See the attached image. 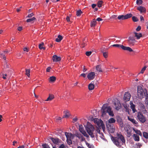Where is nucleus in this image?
I'll return each mask as SVG.
<instances>
[{"mask_svg":"<svg viewBox=\"0 0 148 148\" xmlns=\"http://www.w3.org/2000/svg\"><path fill=\"white\" fill-rule=\"evenodd\" d=\"M111 140L113 143L119 147L125 143V140L121 133H117L115 137H112Z\"/></svg>","mask_w":148,"mask_h":148,"instance_id":"obj_1","label":"nucleus"},{"mask_svg":"<svg viewBox=\"0 0 148 148\" xmlns=\"http://www.w3.org/2000/svg\"><path fill=\"white\" fill-rule=\"evenodd\" d=\"M85 128L87 132L92 138H94L95 136H97L96 133L94 132L95 129L94 126L90 123H87V125L85 126Z\"/></svg>","mask_w":148,"mask_h":148,"instance_id":"obj_2","label":"nucleus"},{"mask_svg":"<svg viewBox=\"0 0 148 148\" xmlns=\"http://www.w3.org/2000/svg\"><path fill=\"white\" fill-rule=\"evenodd\" d=\"M102 111V116H103L105 115L106 113H108L109 115L112 116L114 115L113 112L112 111L111 108L110 107L108 106L107 104H104L102 107L101 109Z\"/></svg>","mask_w":148,"mask_h":148,"instance_id":"obj_3","label":"nucleus"},{"mask_svg":"<svg viewBox=\"0 0 148 148\" xmlns=\"http://www.w3.org/2000/svg\"><path fill=\"white\" fill-rule=\"evenodd\" d=\"M137 95L139 98L140 99H142L145 95V92L140 86L137 87Z\"/></svg>","mask_w":148,"mask_h":148,"instance_id":"obj_4","label":"nucleus"},{"mask_svg":"<svg viewBox=\"0 0 148 148\" xmlns=\"http://www.w3.org/2000/svg\"><path fill=\"white\" fill-rule=\"evenodd\" d=\"M127 41L128 44L130 46H134L136 42L134 36H130L128 37Z\"/></svg>","mask_w":148,"mask_h":148,"instance_id":"obj_5","label":"nucleus"},{"mask_svg":"<svg viewBox=\"0 0 148 148\" xmlns=\"http://www.w3.org/2000/svg\"><path fill=\"white\" fill-rule=\"evenodd\" d=\"M137 117L138 120L142 123H144L146 121V118L141 112L138 113Z\"/></svg>","mask_w":148,"mask_h":148,"instance_id":"obj_6","label":"nucleus"},{"mask_svg":"<svg viewBox=\"0 0 148 148\" xmlns=\"http://www.w3.org/2000/svg\"><path fill=\"white\" fill-rule=\"evenodd\" d=\"M114 104L115 106V108L116 110H118L121 108V105L118 99H116L114 100Z\"/></svg>","mask_w":148,"mask_h":148,"instance_id":"obj_7","label":"nucleus"},{"mask_svg":"<svg viewBox=\"0 0 148 148\" xmlns=\"http://www.w3.org/2000/svg\"><path fill=\"white\" fill-rule=\"evenodd\" d=\"M131 95L128 92H126L124 95L123 99L125 102L128 101L130 100Z\"/></svg>","mask_w":148,"mask_h":148,"instance_id":"obj_8","label":"nucleus"},{"mask_svg":"<svg viewBox=\"0 0 148 148\" xmlns=\"http://www.w3.org/2000/svg\"><path fill=\"white\" fill-rule=\"evenodd\" d=\"M95 76V72H91L89 73L87 76L88 79L90 80L93 79Z\"/></svg>","mask_w":148,"mask_h":148,"instance_id":"obj_9","label":"nucleus"},{"mask_svg":"<svg viewBox=\"0 0 148 148\" xmlns=\"http://www.w3.org/2000/svg\"><path fill=\"white\" fill-rule=\"evenodd\" d=\"M50 139L51 140L52 142L55 144L57 145L60 142L61 140L58 138H54L51 137Z\"/></svg>","mask_w":148,"mask_h":148,"instance_id":"obj_10","label":"nucleus"},{"mask_svg":"<svg viewBox=\"0 0 148 148\" xmlns=\"http://www.w3.org/2000/svg\"><path fill=\"white\" fill-rule=\"evenodd\" d=\"M121 49L123 50L128 51L130 52L133 51V50L130 47L127 46H125L123 45H122Z\"/></svg>","mask_w":148,"mask_h":148,"instance_id":"obj_11","label":"nucleus"},{"mask_svg":"<svg viewBox=\"0 0 148 148\" xmlns=\"http://www.w3.org/2000/svg\"><path fill=\"white\" fill-rule=\"evenodd\" d=\"M52 60L53 62H58L61 60V58L59 56H57L56 55H54L52 57Z\"/></svg>","mask_w":148,"mask_h":148,"instance_id":"obj_12","label":"nucleus"},{"mask_svg":"<svg viewBox=\"0 0 148 148\" xmlns=\"http://www.w3.org/2000/svg\"><path fill=\"white\" fill-rule=\"evenodd\" d=\"M63 113L64 115L63 116V118H68L71 115L69 111L68 110L64 111L63 112Z\"/></svg>","mask_w":148,"mask_h":148,"instance_id":"obj_13","label":"nucleus"},{"mask_svg":"<svg viewBox=\"0 0 148 148\" xmlns=\"http://www.w3.org/2000/svg\"><path fill=\"white\" fill-rule=\"evenodd\" d=\"M137 10L140 11L141 13H145L146 12V9L143 7L139 6L137 8Z\"/></svg>","mask_w":148,"mask_h":148,"instance_id":"obj_14","label":"nucleus"},{"mask_svg":"<svg viewBox=\"0 0 148 148\" xmlns=\"http://www.w3.org/2000/svg\"><path fill=\"white\" fill-rule=\"evenodd\" d=\"M127 118L128 119L132 122L133 124L136 125L138 124V122L134 118L130 117L129 116H128Z\"/></svg>","mask_w":148,"mask_h":148,"instance_id":"obj_15","label":"nucleus"},{"mask_svg":"<svg viewBox=\"0 0 148 148\" xmlns=\"http://www.w3.org/2000/svg\"><path fill=\"white\" fill-rule=\"evenodd\" d=\"M97 124L99 127H101L103 130H104V129L105 128L104 127V125L103 123V121H102L101 120L100 122L99 121L97 122Z\"/></svg>","mask_w":148,"mask_h":148,"instance_id":"obj_16","label":"nucleus"},{"mask_svg":"<svg viewBox=\"0 0 148 148\" xmlns=\"http://www.w3.org/2000/svg\"><path fill=\"white\" fill-rule=\"evenodd\" d=\"M134 37H136L137 39H139L141 37H143V35L141 33H138L136 32H134Z\"/></svg>","mask_w":148,"mask_h":148,"instance_id":"obj_17","label":"nucleus"},{"mask_svg":"<svg viewBox=\"0 0 148 148\" xmlns=\"http://www.w3.org/2000/svg\"><path fill=\"white\" fill-rule=\"evenodd\" d=\"M127 135V136L128 137H130L132 135V131L130 128L128 127L126 130Z\"/></svg>","mask_w":148,"mask_h":148,"instance_id":"obj_18","label":"nucleus"},{"mask_svg":"<svg viewBox=\"0 0 148 148\" xmlns=\"http://www.w3.org/2000/svg\"><path fill=\"white\" fill-rule=\"evenodd\" d=\"M9 52V51L8 50H6L5 51H3V53H0V55H1V57L2 58H3L4 60H6V58L5 56V54L8 53Z\"/></svg>","mask_w":148,"mask_h":148,"instance_id":"obj_19","label":"nucleus"},{"mask_svg":"<svg viewBox=\"0 0 148 148\" xmlns=\"http://www.w3.org/2000/svg\"><path fill=\"white\" fill-rule=\"evenodd\" d=\"M134 139L135 141H139L140 138L139 136L137 134H134L133 135Z\"/></svg>","mask_w":148,"mask_h":148,"instance_id":"obj_20","label":"nucleus"},{"mask_svg":"<svg viewBox=\"0 0 148 148\" xmlns=\"http://www.w3.org/2000/svg\"><path fill=\"white\" fill-rule=\"evenodd\" d=\"M54 98V95H49V97L47 98L45 101H51Z\"/></svg>","mask_w":148,"mask_h":148,"instance_id":"obj_21","label":"nucleus"},{"mask_svg":"<svg viewBox=\"0 0 148 148\" xmlns=\"http://www.w3.org/2000/svg\"><path fill=\"white\" fill-rule=\"evenodd\" d=\"M94 85L92 83H90L88 85V89L89 90H92L94 88Z\"/></svg>","mask_w":148,"mask_h":148,"instance_id":"obj_22","label":"nucleus"},{"mask_svg":"<svg viewBox=\"0 0 148 148\" xmlns=\"http://www.w3.org/2000/svg\"><path fill=\"white\" fill-rule=\"evenodd\" d=\"M62 36L60 35H59L58 36V38L56 39V41L57 42H59L62 39Z\"/></svg>","mask_w":148,"mask_h":148,"instance_id":"obj_23","label":"nucleus"},{"mask_svg":"<svg viewBox=\"0 0 148 148\" xmlns=\"http://www.w3.org/2000/svg\"><path fill=\"white\" fill-rule=\"evenodd\" d=\"M96 21L95 19H93L90 23V26L91 27H95L96 24Z\"/></svg>","mask_w":148,"mask_h":148,"instance_id":"obj_24","label":"nucleus"},{"mask_svg":"<svg viewBox=\"0 0 148 148\" xmlns=\"http://www.w3.org/2000/svg\"><path fill=\"white\" fill-rule=\"evenodd\" d=\"M124 16L125 19H126L131 17L132 16V14L131 13H130L127 14Z\"/></svg>","mask_w":148,"mask_h":148,"instance_id":"obj_25","label":"nucleus"},{"mask_svg":"<svg viewBox=\"0 0 148 148\" xmlns=\"http://www.w3.org/2000/svg\"><path fill=\"white\" fill-rule=\"evenodd\" d=\"M80 132L84 135V136L86 137V138H89V136L86 133V132L85 130H82Z\"/></svg>","mask_w":148,"mask_h":148,"instance_id":"obj_26","label":"nucleus"},{"mask_svg":"<svg viewBox=\"0 0 148 148\" xmlns=\"http://www.w3.org/2000/svg\"><path fill=\"white\" fill-rule=\"evenodd\" d=\"M49 79L50 82H53L55 81L56 80V77L55 76H52L50 77Z\"/></svg>","mask_w":148,"mask_h":148,"instance_id":"obj_27","label":"nucleus"},{"mask_svg":"<svg viewBox=\"0 0 148 148\" xmlns=\"http://www.w3.org/2000/svg\"><path fill=\"white\" fill-rule=\"evenodd\" d=\"M108 122L110 123H114L116 121L113 118H110L108 120Z\"/></svg>","mask_w":148,"mask_h":148,"instance_id":"obj_28","label":"nucleus"},{"mask_svg":"<svg viewBox=\"0 0 148 148\" xmlns=\"http://www.w3.org/2000/svg\"><path fill=\"white\" fill-rule=\"evenodd\" d=\"M96 70L97 71L99 72H102V70L101 68V65H97L96 67Z\"/></svg>","mask_w":148,"mask_h":148,"instance_id":"obj_29","label":"nucleus"},{"mask_svg":"<svg viewBox=\"0 0 148 148\" xmlns=\"http://www.w3.org/2000/svg\"><path fill=\"white\" fill-rule=\"evenodd\" d=\"M36 19V18L35 17H33L32 18L27 19L26 20V22L27 23L32 22Z\"/></svg>","mask_w":148,"mask_h":148,"instance_id":"obj_30","label":"nucleus"},{"mask_svg":"<svg viewBox=\"0 0 148 148\" xmlns=\"http://www.w3.org/2000/svg\"><path fill=\"white\" fill-rule=\"evenodd\" d=\"M30 69H25V74L28 77H29L30 76Z\"/></svg>","mask_w":148,"mask_h":148,"instance_id":"obj_31","label":"nucleus"},{"mask_svg":"<svg viewBox=\"0 0 148 148\" xmlns=\"http://www.w3.org/2000/svg\"><path fill=\"white\" fill-rule=\"evenodd\" d=\"M44 45V43L43 42H42L41 44H40L39 45V48L40 49H43L44 50H45V47H43Z\"/></svg>","mask_w":148,"mask_h":148,"instance_id":"obj_32","label":"nucleus"},{"mask_svg":"<svg viewBox=\"0 0 148 148\" xmlns=\"http://www.w3.org/2000/svg\"><path fill=\"white\" fill-rule=\"evenodd\" d=\"M134 130L135 132V133L140 135V136H142V134L141 132L139 130H135L134 128L133 129Z\"/></svg>","mask_w":148,"mask_h":148,"instance_id":"obj_33","label":"nucleus"},{"mask_svg":"<svg viewBox=\"0 0 148 148\" xmlns=\"http://www.w3.org/2000/svg\"><path fill=\"white\" fill-rule=\"evenodd\" d=\"M131 108L132 109L133 113L135 112L136 111V110L135 108V105L133 103L131 105Z\"/></svg>","mask_w":148,"mask_h":148,"instance_id":"obj_34","label":"nucleus"},{"mask_svg":"<svg viewBox=\"0 0 148 148\" xmlns=\"http://www.w3.org/2000/svg\"><path fill=\"white\" fill-rule=\"evenodd\" d=\"M146 94L147 95L145 97V103L147 107H148V94Z\"/></svg>","mask_w":148,"mask_h":148,"instance_id":"obj_35","label":"nucleus"},{"mask_svg":"<svg viewBox=\"0 0 148 148\" xmlns=\"http://www.w3.org/2000/svg\"><path fill=\"white\" fill-rule=\"evenodd\" d=\"M125 16L124 15H119L118 16L117 18L119 20H125Z\"/></svg>","mask_w":148,"mask_h":148,"instance_id":"obj_36","label":"nucleus"},{"mask_svg":"<svg viewBox=\"0 0 148 148\" xmlns=\"http://www.w3.org/2000/svg\"><path fill=\"white\" fill-rule=\"evenodd\" d=\"M147 67L146 66H144L141 69L139 73H138V75L140 74V73L143 74L144 73V71L145 70Z\"/></svg>","mask_w":148,"mask_h":148,"instance_id":"obj_37","label":"nucleus"},{"mask_svg":"<svg viewBox=\"0 0 148 148\" xmlns=\"http://www.w3.org/2000/svg\"><path fill=\"white\" fill-rule=\"evenodd\" d=\"M143 135L144 137L146 138H148V133L144 132H143Z\"/></svg>","mask_w":148,"mask_h":148,"instance_id":"obj_38","label":"nucleus"},{"mask_svg":"<svg viewBox=\"0 0 148 148\" xmlns=\"http://www.w3.org/2000/svg\"><path fill=\"white\" fill-rule=\"evenodd\" d=\"M75 136L79 138H80L82 136V135L79 133H77L75 134Z\"/></svg>","mask_w":148,"mask_h":148,"instance_id":"obj_39","label":"nucleus"},{"mask_svg":"<svg viewBox=\"0 0 148 148\" xmlns=\"http://www.w3.org/2000/svg\"><path fill=\"white\" fill-rule=\"evenodd\" d=\"M85 142L86 145L89 148H94V146L92 145H90L86 141Z\"/></svg>","mask_w":148,"mask_h":148,"instance_id":"obj_40","label":"nucleus"},{"mask_svg":"<svg viewBox=\"0 0 148 148\" xmlns=\"http://www.w3.org/2000/svg\"><path fill=\"white\" fill-rule=\"evenodd\" d=\"M82 13V12L80 10L77 11L76 12V15L77 16H79L81 15V14Z\"/></svg>","mask_w":148,"mask_h":148,"instance_id":"obj_41","label":"nucleus"},{"mask_svg":"<svg viewBox=\"0 0 148 148\" xmlns=\"http://www.w3.org/2000/svg\"><path fill=\"white\" fill-rule=\"evenodd\" d=\"M132 20L134 22H136L138 21V18L135 16H133L132 17Z\"/></svg>","mask_w":148,"mask_h":148,"instance_id":"obj_42","label":"nucleus"},{"mask_svg":"<svg viewBox=\"0 0 148 148\" xmlns=\"http://www.w3.org/2000/svg\"><path fill=\"white\" fill-rule=\"evenodd\" d=\"M103 3V1H99L97 3L98 6L99 8L101 7Z\"/></svg>","mask_w":148,"mask_h":148,"instance_id":"obj_43","label":"nucleus"},{"mask_svg":"<svg viewBox=\"0 0 148 148\" xmlns=\"http://www.w3.org/2000/svg\"><path fill=\"white\" fill-rule=\"evenodd\" d=\"M69 134H70V133H67V132H65V135L67 138V139H69V137H70V135Z\"/></svg>","mask_w":148,"mask_h":148,"instance_id":"obj_44","label":"nucleus"},{"mask_svg":"<svg viewBox=\"0 0 148 148\" xmlns=\"http://www.w3.org/2000/svg\"><path fill=\"white\" fill-rule=\"evenodd\" d=\"M122 45H121L118 44H114L112 45V46L113 47H120L121 48V46Z\"/></svg>","mask_w":148,"mask_h":148,"instance_id":"obj_45","label":"nucleus"},{"mask_svg":"<svg viewBox=\"0 0 148 148\" xmlns=\"http://www.w3.org/2000/svg\"><path fill=\"white\" fill-rule=\"evenodd\" d=\"M42 146L43 148H50L49 146L46 144H42Z\"/></svg>","mask_w":148,"mask_h":148,"instance_id":"obj_46","label":"nucleus"},{"mask_svg":"<svg viewBox=\"0 0 148 148\" xmlns=\"http://www.w3.org/2000/svg\"><path fill=\"white\" fill-rule=\"evenodd\" d=\"M142 0H137L136 3L138 5H140L142 3Z\"/></svg>","mask_w":148,"mask_h":148,"instance_id":"obj_47","label":"nucleus"},{"mask_svg":"<svg viewBox=\"0 0 148 148\" xmlns=\"http://www.w3.org/2000/svg\"><path fill=\"white\" fill-rule=\"evenodd\" d=\"M69 134L70 135V137H69V139H73L74 137V135L72 134L71 133H70V134Z\"/></svg>","mask_w":148,"mask_h":148,"instance_id":"obj_48","label":"nucleus"},{"mask_svg":"<svg viewBox=\"0 0 148 148\" xmlns=\"http://www.w3.org/2000/svg\"><path fill=\"white\" fill-rule=\"evenodd\" d=\"M67 142L68 144L69 145H70L72 144V142L71 139H67Z\"/></svg>","mask_w":148,"mask_h":148,"instance_id":"obj_49","label":"nucleus"},{"mask_svg":"<svg viewBox=\"0 0 148 148\" xmlns=\"http://www.w3.org/2000/svg\"><path fill=\"white\" fill-rule=\"evenodd\" d=\"M92 53V52L91 51H86V55L87 56H90Z\"/></svg>","mask_w":148,"mask_h":148,"instance_id":"obj_50","label":"nucleus"},{"mask_svg":"<svg viewBox=\"0 0 148 148\" xmlns=\"http://www.w3.org/2000/svg\"><path fill=\"white\" fill-rule=\"evenodd\" d=\"M84 130V127H83L82 125H80L79 126V131L80 132L82 130Z\"/></svg>","mask_w":148,"mask_h":148,"instance_id":"obj_51","label":"nucleus"},{"mask_svg":"<svg viewBox=\"0 0 148 148\" xmlns=\"http://www.w3.org/2000/svg\"><path fill=\"white\" fill-rule=\"evenodd\" d=\"M95 133H96V134H97V133H100V130L99 129H97L95 131H95L94 132Z\"/></svg>","mask_w":148,"mask_h":148,"instance_id":"obj_52","label":"nucleus"},{"mask_svg":"<svg viewBox=\"0 0 148 148\" xmlns=\"http://www.w3.org/2000/svg\"><path fill=\"white\" fill-rule=\"evenodd\" d=\"M123 106L126 109V110H128V106L126 105V104H123Z\"/></svg>","mask_w":148,"mask_h":148,"instance_id":"obj_53","label":"nucleus"},{"mask_svg":"<svg viewBox=\"0 0 148 148\" xmlns=\"http://www.w3.org/2000/svg\"><path fill=\"white\" fill-rule=\"evenodd\" d=\"M4 66L6 68H9L10 67V65L8 64L6 62H5Z\"/></svg>","mask_w":148,"mask_h":148,"instance_id":"obj_54","label":"nucleus"},{"mask_svg":"<svg viewBox=\"0 0 148 148\" xmlns=\"http://www.w3.org/2000/svg\"><path fill=\"white\" fill-rule=\"evenodd\" d=\"M141 29V27L140 26H139L136 28V30L137 31H139Z\"/></svg>","mask_w":148,"mask_h":148,"instance_id":"obj_55","label":"nucleus"},{"mask_svg":"<svg viewBox=\"0 0 148 148\" xmlns=\"http://www.w3.org/2000/svg\"><path fill=\"white\" fill-rule=\"evenodd\" d=\"M103 56L105 58H106L108 57V54L106 52H103Z\"/></svg>","mask_w":148,"mask_h":148,"instance_id":"obj_56","label":"nucleus"},{"mask_svg":"<svg viewBox=\"0 0 148 148\" xmlns=\"http://www.w3.org/2000/svg\"><path fill=\"white\" fill-rule=\"evenodd\" d=\"M34 15L33 13H32L31 14H29L28 16H27V17L28 18H30L32 17Z\"/></svg>","mask_w":148,"mask_h":148,"instance_id":"obj_57","label":"nucleus"},{"mask_svg":"<svg viewBox=\"0 0 148 148\" xmlns=\"http://www.w3.org/2000/svg\"><path fill=\"white\" fill-rule=\"evenodd\" d=\"M140 107H141L143 109H144L145 108V106H144V105L142 103H140Z\"/></svg>","mask_w":148,"mask_h":148,"instance_id":"obj_58","label":"nucleus"},{"mask_svg":"<svg viewBox=\"0 0 148 148\" xmlns=\"http://www.w3.org/2000/svg\"><path fill=\"white\" fill-rule=\"evenodd\" d=\"M136 145L137 147H138L139 148H140L142 146V144L140 143H138L137 144H136Z\"/></svg>","mask_w":148,"mask_h":148,"instance_id":"obj_59","label":"nucleus"},{"mask_svg":"<svg viewBox=\"0 0 148 148\" xmlns=\"http://www.w3.org/2000/svg\"><path fill=\"white\" fill-rule=\"evenodd\" d=\"M140 20L142 22H144V19L143 17L142 16H140Z\"/></svg>","mask_w":148,"mask_h":148,"instance_id":"obj_60","label":"nucleus"},{"mask_svg":"<svg viewBox=\"0 0 148 148\" xmlns=\"http://www.w3.org/2000/svg\"><path fill=\"white\" fill-rule=\"evenodd\" d=\"M64 147L65 145L63 144H62L60 145V146L59 147V148H64Z\"/></svg>","mask_w":148,"mask_h":148,"instance_id":"obj_61","label":"nucleus"},{"mask_svg":"<svg viewBox=\"0 0 148 148\" xmlns=\"http://www.w3.org/2000/svg\"><path fill=\"white\" fill-rule=\"evenodd\" d=\"M23 29V28L22 27L20 26L18 28V30L19 31H21Z\"/></svg>","mask_w":148,"mask_h":148,"instance_id":"obj_62","label":"nucleus"},{"mask_svg":"<svg viewBox=\"0 0 148 148\" xmlns=\"http://www.w3.org/2000/svg\"><path fill=\"white\" fill-rule=\"evenodd\" d=\"M80 76L83 77H85L86 76V74L84 73H82L80 75Z\"/></svg>","mask_w":148,"mask_h":148,"instance_id":"obj_63","label":"nucleus"},{"mask_svg":"<svg viewBox=\"0 0 148 148\" xmlns=\"http://www.w3.org/2000/svg\"><path fill=\"white\" fill-rule=\"evenodd\" d=\"M23 50L24 51H26V52H28L29 51L27 47H25L24 48Z\"/></svg>","mask_w":148,"mask_h":148,"instance_id":"obj_64","label":"nucleus"}]
</instances>
